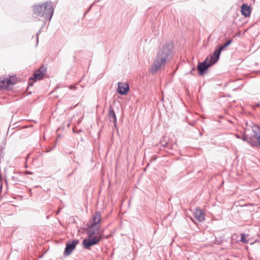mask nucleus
<instances>
[{"label": "nucleus", "mask_w": 260, "mask_h": 260, "mask_svg": "<svg viewBox=\"0 0 260 260\" xmlns=\"http://www.w3.org/2000/svg\"><path fill=\"white\" fill-rule=\"evenodd\" d=\"M241 241L244 243H246L247 242V241L246 239V237L244 234L241 235Z\"/></svg>", "instance_id": "nucleus-18"}, {"label": "nucleus", "mask_w": 260, "mask_h": 260, "mask_svg": "<svg viewBox=\"0 0 260 260\" xmlns=\"http://www.w3.org/2000/svg\"><path fill=\"white\" fill-rule=\"evenodd\" d=\"M3 188V181H2V178L1 176H0V193L2 192Z\"/></svg>", "instance_id": "nucleus-20"}, {"label": "nucleus", "mask_w": 260, "mask_h": 260, "mask_svg": "<svg viewBox=\"0 0 260 260\" xmlns=\"http://www.w3.org/2000/svg\"><path fill=\"white\" fill-rule=\"evenodd\" d=\"M249 138H248L247 136L244 135L242 139L243 141L246 142L247 143Z\"/></svg>", "instance_id": "nucleus-19"}, {"label": "nucleus", "mask_w": 260, "mask_h": 260, "mask_svg": "<svg viewBox=\"0 0 260 260\" xmlns=\"http://www.w3.org/2000/svg\"><path fill=\"white\" fill-rule=\"evenodd\" d=\"M100 230V226L99 225H94L90 224L88 227V230L87 231V235L89 238H91L95 234L99 236V232ZM100 235H99L100 236Z\"/></svg>", "instance_id": "nucleus-9"}, {"label": "nucleus", "mask_w": 260, "mask_h": 260, "mask_svg": "<svg viewBox=\"0 0 260 260\" xmlns=\"http://www.w3.org/2000/svg\"><path fill=\"white\" fill-rule=\"evenodd\" d=\"M109 118L111 121H112L113 122L114 125L116 127L117 123V118L114 111L111 106L109 108Z\"/></svg>", "instance_id": "nucleus-15"}, {"label": "nucleus", "mask_w": 260, "mask_h": 260, "mask_svg": "<svg viewBox=\"0 0 260 260\" xmlns=\"http://www.w3.org/2000/svg\"><path fill=\"white\" fill-rule=\"evenodd\" d=\"M78 243L79 241L78 240H74L72 242H68L64 249V255H69Z\"/></svg>", "instance_id": "nucleus-7"}, {"label": "nucleus", "mask_w": 260, "mask_h": 260, "mask_svg": "<svg viewBox=\"0 0 260 260\" xmlns=\"http://www.w3.org/2000/svg\"><path fill=\"white\" fill-rule=\"evenodd\" d=\"M37 43H38V37H37Z\"/></svg>", "instance_id": "nucleus-27"}, {"label": "nucleus", "mask_w": 260, "mask_h": 260, "mask_svg": "<svg viewBox=\"0 0 260 260\" xmlns=\"http://www.w3.org/2000/svg\"><path fill=\"white\" fill-rule=\"evenodd\" d=\"M251 7L247 4H243L241 6V13L245 17H249L251 13Z\"/></svg>", "instance_id": "nucleus-14"}, {"label": "nucleus", "mask_w": 260, "mask_h": 260, "mask_svg": "<svg viewBox=\"0 0 260 260\" xmlns=\"http://www.w3.org/2000/svg\"><path fill=\"white\" fill-rule=\"evenodd\" d=\"M172 49L173 44L172 43H166L163 45L161 49L158 52L156 57L153 61L150 69L151 73H156L159 69L165 66L167 60L172 52Z\"/></svg>", "instance_id": "nucleus-1"}, {"label": "nucleus", "mask_w": 260, "mask_h": 260, "mask_svg": "<svg viewBox=\"0 0 260 260\" xmlns=\"http://www.w3.org/2000/svg\"><path fill=\"white\" fill-rule=\"evenodd\" d=\"M236 137L239 139L240 138V136L238 135H236Z\"/></svg>", "instance_id": "nucleus-23"}, {"label": "nucleus", "mask_w": 260, "mask_h": 260, "mask_svg": "<svg viewBox=\"0 0 260 260\" xmlns=\"http://www.w3.org/2000/svg\"><path fill=\"white\" fill-rule=\"evenodd\" d=\"M27 174H31L32 173L30 172H27Z\"/></svg>", "instance_id": "nucleus-24"}, {"label": "nucleus", "mask_w": 260, "mask_h": 260, "mask_svg": "<svg viewBox=\"0 0 260 260\" xmlns=\"http://www.w3.org/2000/svg\"><path fill=\"white\" fill-rule=\"evenodd\" d=\"M232 42V40H229L226 43L224 44L223 45H220L219 46V49L221 51L222 50H223L226 47H227L229 45H230Z\"/></svg>", "instance_id": "nucleus-16"}, {"label": "nucleus", "mask_w": 260, "mask_h": 260, "mask_svg": "<svg viewBox=\"0 0 260 260\" xmlns=\"http://www.w3.org/2000/svg\"><path fill=\"white\" fill-rule=\"evenodd\" d=\"M247 143L250 144L251 146H255L257 147L256 141L253 140L251 138H249Z\"/></svg>", "instance_id": "nucleus-17"}, {"label": "nucleus", "mask_w": 260, "mask_h": 260, "mask_svg": "<svg viewBox=\"0 0 260 260\" xmlns=\"http://www.w3.org/2000/svg\"><path fill=\"white\" fill-rule=\"evenodd\" d=\"M221 51L219 49H216L212 55L209 57V60L213 63H215L219 59Z\"/></svg>", "instance_id": "nucleus-11"}, {"label": "nucleus", "mask_w": 260, "mask_h": 260, "mask_svg": "<svg viewBox=\"0 0 260 260\" xmlns=\"http://www.w3.org/2000/svg\"><path fill=\"white\" fill-rule=\"evenodd\" d=\"M81 119L80 120L79 119V120H78V124H79V123H80V122H81Z\"/></svg>", "instance_id": "nucleus-25"}, {"label": "nucleus", "mask_w": 260, "mask_h": 260, "mask_svg": "<svg viewBox=\"0 0 260 260\" xmlns=\"http://www.w3.org/2000/svg\"><path fill=\"white\" fill-rule=\"evenodd\" d=\"M168 145H169V144H168V143H166V147H167Z\"/></svg>", "instance_id": "nucleus-26"}, {"label": "nucleus", "mask_w": 260, "mask_h": 260, "mask_svg": "<svg viewBox=\"0 0 260 260\" xmlns=\"http://www.w3.org/2000/svg\"><path fill=\"white\" fill-rule=\"evenodd\" d=\"M46 68L43 66H42L38 71L35 72V73H34L33 77H31L29 79V82H28V84L29 85H32V84L30 83L31 80L36 81L43 79L46 73Z\"/></svg>", "instance_id": "nucleus-5"}, {"label": "nucleus", "mask_w": 260, "mask_h": 260, "mask_svg": "<svg viewBox=\"0 0 260 260\" xmlns=\"http://www.w3.org/2000/svg\"><path fill=\"white\" fill-rule=\"evenodd\" d=\"M92 5H93V4H92V5H91L90 6V8H89V10L91 8V7H92Z\"/></svg>", "instance_id": "nucleus-28"}, {"label": "nucleus", "mask_w": 260, "mask_h": 260, "mask_svg": "<svg viewBox=\"0 0 260 260\" xmlns=\"http://www.w3.org/2000/svg\"><path fill=\"white\" fill-rule=\"evenodd\" d=\"M54 10L51 2H46L42 5L34 6V13L35 14L44 17L46 20L50 21L53 15Z\"/></svg>", "instance_id": "nucleus-2"}, {"label": "nucleus", "mask_w": 260, "mask_h": 260, "mask_svg": "<svg viewBox=\"0 0 260 260\" xmlns=\"http://www.w3.org/2000/svg\"><path fill=\"white\" fill-rule=\"evenodd\" d=\"M15 83L14 77L11 76L10 78L1 77L0 78V89L9 90L11 88V85Z\"/></svg>", "instance_id": "nucleus-3"}, {"label": "nucleus", "mask_w": 260, "mask_h": 260, "mask_svg": "<svg viewBox=\"0 0 260 260\" xmlns=\"http://www.w3.org/2000/svg\"><path fill=\"white\" fill-rule=\"evenodd\" d=\"M194 217L199 222H202L205 220V214L199 208L195 209Z\"/></svg>", "instance_id": "nucleus-12"}, {"label": "nucleus", "mask_w": 260, "mask_h": 260, "mask_svg": "<svg viewBox=\"0 0 260 260\" xmlns=\"http://www.w3.org/2000/svg\"><path fill=\"white\" fill-rule=\"evenodd\" d=\"M70 88L71 89H75V88H76V87H75V85H70Z\"/></svg>", "instance_id": "nucleus-21"}, {"label": "nucleus", "mask_w": 260, "mask_h": 260, "mask_svg": "<svg viewBox=\"0 0 260 260\" xmlns=\"http://www.w3.org/2000/svg\"><path fill=\"white\" fill-rule=\"evenodd\" d=\"M101 235H96L91 238H89L88 237V238H86L83 241L82 244L85 248L87 249H89L90 247L91 246L99 243V242L101 241Z\"/></svg>", "instance_id": "nucleus-4"}, {"label": "nucleus", "mask_w": 260, "mask_h": 260, "mask_svg": "<svg viewBox=\"0 0 260 260\" xmlns=\"http://www.w3.org/2000/svg\"><path fill=\"white\" fill-rule=\"evenodd\" d=\"M252 130L254 133L253 138L256 140L257 147L260 149V127L254 125L252 127Z\"/></svg>", "instance_id": "nucleus-8"}, {"label": "nucleus", "mask_w": 260, "mask_h": 260, "mask_svg": "<svg viewBox=\"0 0 260 260\" xmlns=\"http://www.w3.org/2000/svg\"><path fill=\"white\" fill-rule=\"evenodd\" d=\"M129 86L127 83H118L117 92L121 95H125L128 91Z\"/></svg>", "instance_id": "nucleus-10"}, {"label": "nucleus", "mask_w": 260, "mask_h": 260, "mask_svg": "<svg viewBox=\"0 0 260 260\" xmlns=\"http://www.w3.org/2000/svg\"><path fill=\"white\" fill-rule=\"evenodd\" d=\"M101 220V214L100 212H96L92 216V220L90 221V224L99 225Z\"/></svg>", "instance_id": "nucleus-13"}, {"label": "nucleus", "mask_w": 260, "mask_h": 260, "mask_svg": "<svg viewBox=\"0 0 260 260\" xmlns=\"http://www.w3.org/2000/svg\"><path fill=\"white\" fill-rule=\"evenodd\" d=\"M212 64H213L209 60V57H207L202 62H199L197 69L199 70V74L203 75L205 71Z\"/></svg>", "instance_id": "nucleus-6"}, {"label": "nucleus", "mask_w": 260, "mask_h": 260, "mask_svg": "<svg viewBox=\"0 0 260 260\" xmlns=\"http://www.w3.org/2000/svg\"><path fill=\"white\" fill-rule=\"evenodd\" d=\"M194 71V68H192V70L190 71V73L192 74L193 72Z\"/></svg>", "instance_id": "nucleus-22"}]
</instances>
